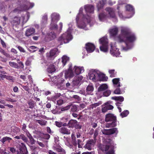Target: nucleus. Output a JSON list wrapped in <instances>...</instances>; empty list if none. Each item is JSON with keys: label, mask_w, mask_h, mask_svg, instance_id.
<instances>
[{"label": "nucleus", "mask_w": 154, "mask_h": 154, "mask_svg": "<svg viewBox=\"0 0 154 154\" xmlns=\"http://www.w3.org/2000/svg\"><path fill=\"white\" fill-rule=\"evenodd\" d=\"M136 39L135 35L131 32L129 28L126 27H121V33L118 37V41L120 42L125 43L126 46L122 47L123 50L126 51L131 49L132 45L131 43L134 42Z\"/></svg>", "instance_id": "nucleus-1"}, {"label": "nucleus", "mask_w": 154, "mask_h": 154, "mask_svg": "<svg viewBox=\"0 0 154 154\" xmlns=\"http://www.w3.org/2000/svg\"><path fill=\"white\" fill-rule=\"evenodd\" d=\"M105 121L106 122H109L110 123L106 124V128H113L110 129H103L102 130L103 134L106 135H110L115 134L117 135L118 133V129L116 127V117L114 114L109 113L105 116Z\"/></svg>", "instance_id": "nucleus-2"}, {"label": "nucleus", "mask_w": 154, "mask_h": 154, "mask_svg": "<svg viewBox=\"0 0 154 154\" xmlns=\"http://www.w3.org/2000/svg\"><path fill=\"white\" fill-rule=\"evenodd\" d=\"M72 38V37L71 33L67 31L63 34L57 39L58 41L60 43V45H62L63 43H66L69 42Z\"/></svg>", "instance_id": "nucleus-3"}, {"label": "nucleus", "mask_w": 154, "mask_h": 154, "mask_svg": "<svg viewBox=\"0 0 154 154\" xmlns=\"http://www.w3.org/2000/svg\"><path fill=\"white\" fill-rule=\"evenodd\" d=\"M34 5L33 3L26 2L25 4L21 5L20 7L15 8L13 11L14 13L19 12V11H27L32 8Z\"/></svg>", "instance_id": "nucleus-4"}, {"label": "nucleus", "mask_w": 154, "mask_h": 154, "mask_svg": "<svg viewBox=\"0 0 154 154\" xmlns=\"http://www.w3.org/2000/svg\"><path fill=\"white\" fill-rule=\"evenodd\" d=\"M108 40L106 38L103 37L99 40L100 43L101 45L100 48V50L103 52H106L108 51Z\"/></svg>", "instance_id": "nucleus-5"}, {"label": "nucleus", "mask_w": 154, "mask_h": 154, "mask_svg": "<svg viewBox=\"0 0 154 154\" xmlns=\"http://www.w3.org/2000/svg\"><path fill=\"white\" fill-rule=\"evenodd\" d=\"M58 49L57 48H55L50 50L49 52L46 54V57L48 60H52L54 59L57 56L58 53Z\"/></svg>", "instance_id": "nucleus-6"}, {"label": "nucleus", "mask_w": 154, "mask_h": 154, "mask_svg": "<svg viewBox=\"0 0 154 154\" xmlns=\"http://www.w3.org/2000/svg\"><path fill=\"white\" fill-rule=\"evenodd\" d=\"M110 145L108 144L102 145L100 144L99 146L100 149L103 152H106V154H114L115 151L113 148L108 151L109 149Z\"/></svg>", "instance_id": "nucleus-7"}, {"label": "nucleus", "mask_w": 154, "mask_h": 154, "mask_svg": "<svg viewBox=\"0 0 154 154\" xmlns=\"http://www.w3.org/2000/svg\"><path fill=\"white\" fill-rule=\"evenodd\" d=\"M110 53L113 56L116 57L118 56L120 54L119 49L116 48V46L112 45H111Z\"/></svg>", "instance_id": "nucleus-8"}, {"label": "nucleus", "mask_w": 154, "mask_h": 154, "mask_svg": "<svg viewBox=\"0 0 154 154\" xmlns=\"http://www.w3.org/2000/svg\"><path fill=\"white\" fill-rule=\"evenodd\" d=\"M95 46L94 44L88 43L85 44V49L88 53L93 52L95 50Z\"/></svg>", "instance_id": "nucleus-9"}, {"label": "nucleus", "mask_w": 154, "mask_h": 154, "mask_svg": "<svg viewBox=\"0 0 154 154\" xmlns=\"http://www.w3.org/2000/svg\"><path fill=\"white\" fill-rule=\"evenodd\" d=\"M71 67V66H69L68 69L65 71V77L66 79H67L68 78H72L74 76L73 72L72 70Z\"/></svg>", "instance_id": "nucleus-10"}, {"label": "nucleus", "mask_w": 154, "mask_h": 154, "mask_svg": "<svg viewBox=\"0 0 154 154\" xmlns=\"http://www.w3.org/2000/svg\"><path fill=\"white\" fill-rule=\"evenodd\" d=\"M83 79V77L82 76H77L74 78L72 82L74 86H76L78 85L82 80Z\"/></svg>", "instance_id": "nucleus-11"}, {"label": "nucleus", "mask_w": 154, "mask_h": 154, "mask_svg": "<svg viewBox=\"0 0 154 154\" xmlns=\"http://www.w3.org/2000/svg\"><path fill=\"white\" fill-rule=\"evenodd\" d=\"M95 143L93 139L88 140L84 147L85 148L88 149V150H91V147Z\"/></svg>", "instance_id": "nucleus-12"}, {"label": "nucleus", "mask_w": 154, "mask_h": 154, "mask_svg": "<svg viewBox=\"0 0 154 154\" xmlns=\"http://www.w3.org/2000/svg\"><path fill=\"white\" fill-rule=\"evenodd\" d=\"M19 150L23 154H28V153L26 147L24 143H21L19 146Z\"/></svg>", "instance_id": "nucleus-13"}, {"label": "nucleus", "mask_w": 154, "mask_h": 154, "mask_svg": "<svg viewBox=\"0 0 154 154\" xmlns=\"http://www.w3.org/2000/svg\"><path fill=\"white\" fill-rule=\"evenodd\" d=\"M51 22H57L60 19V16L56 13H53L51 14Z\"/></svg>", "instance_id": "nucleus-14"}, {"label": "nucleus", "mask_w": 154, "mask_h": 154, "mask_svg": "<svg viewBox=\"0 0 154 154\" xmlns=\"http://www.w3.org/2000/svg\"><path fill=\"white\" fill-rule=\"evenodd\" d=\"M96 74L98 76L100 81L104 82L107 81L108 77L106 76L105 74L100 72L96 73Z\"/></svg>", "instance_id": "nucleus-15"}, {"label": "nucleus", "mask_w": 154, "mask_h": 154, "mask_svg": "<svg viewBox=\"0 0 154 154\" xmlns=\"http://www.w3.org/2000/svg\"><path fill=\"white\" fill-rule=\"evenodd\" d=\"M59 132L63 134H70V130L65 127H62L59 130Z\"/></svg>", "instance_id": "nucleus-16"}, {"label": "nucleus", "mask_w": 154, "mask_h": 154, "mask_svg": "<svg viewBox=\"0 0 154 154\" xmlns=\"http://www.w3.org/2000/svg\"><path fill=\"white\" fill-rule=\"evenodd\" d=\"M20 18L19 17H15L12 21L11 22L14 26H16L20 24Z\"/></svg>", "instance_id": "nucleus-17"}, {"label": "nucleus", "mask_w": 154, "mask_h": 154, "mask_svg": "<svg viewBox=\"0 0 154 154\" xmlns=\"http://www.w3.org/2000/svg\"><path fill=\"white\" fill-rule=\"evenodd\" d=\"M85 8L87 13H93L94 11V7L91 5H89L85 6Z\"/></svg>", "instance_id": "nucleus-18"}, {"label": "nucleus", "mask_w": 154, "mask_h": 154, "mask_svg": "<svg viewBox=\"0 0 154 154\" xmlns=\"http://www.w3.org/2000/svg\"><path fill=\"white\" fill-rule=\"evenodd\" d=\"M105 3L106 1L105 0H101L100 1L97 3V8L98 11L103 8L105 4Z\"/></svg>", "instance_id": "nucleus-19"}, {"label": "nucleus", "mask_w": 154, "mask_h": 154, "mask_svg": "<svg viewBox=\"0 0 154 154\" xmlns=\"http://www.w3.org/2000/svg\"><path fill=\"white\" fill-rule=\"evenodd\" d=\"M118 32V29L117 27L111 29L109 30V33L112 36H115L117 34Z\"/></svg>", "instance_id": "nucleus-20"}, {"label": "nucleus", "mask_w": 154, "mask_h": 154, "mask_svg": "<svg viewBox=\"0 0 154 154\" xmlns=\"http://www.w3.org/2000/svg\"><path fill=\"white\" fill-rule=\"evenodd\" d=\"M105 10L106 11L108 12L110 16L114 18L115 17V14L113 9L111 8H106Z\"/></svg>", "instance_id": "nucleus-21"}, {"label": "nucleus", "mask_w": 154, "mask_h": 154, "mask_svg": "<svg viewBox=\"0 0 154 154\" xmlns=\"http://www.w3.org/2000/svg\"><path fill=\"white\" fill-rule=\"evenodd\" d=\"M55 148V149L58 152L59 154H66V152L65 150L60 146H59Z\"/></svg>", "instance_id": "nucleus-22"}, {"label": "nucleus", "mask_w": 154, "mask_h": 154, "mask_svg": "<svg viewBox=\"0 0 154 154\" xmlns=\"http://www.w3.org/2000/svg\"><path fill=\"white\" fill-rule=\"evenodd\" d=\"M47 36L49 40H52L56 38V35L54 32H51L48 33Z\"/></svg>", "instance_id": "nucleus-23"}, {"label": "nucleus", "mask_w": 154, "mask_h": 154, "mask_svg": "<svg viewBox=\"0 0 154 154\" xmlns=\"http://www.w3.org/2000/svg\"><path fill=\"white\" fill-rule=\"evenodd\" d=\"M94 90L93 86L91 85H89L86 88V91L87 94H91Z\"/></svg>", "instance_id": "nucleus-24"}, {"label": "nucleus", "mask_w": 154, "mask_h": 154, "mask_svg": "<svg viewBox=\"0 0 154 154\" xmlns=\"http://www.w3.org/2000/svg\"><path fill=\"white\" fill-rule=\"evenodd\" d=\"M35 29L33 28H28L26 32V35L27 36H29L35 32Z\"/></svg>", "instance_id": "nucleus-25"}, {"label": "nucleus", "mask_w": 154, "mask_h": 154, "mask_svg": "<svg viewBox=\"0 0 154 154\" xmlns=\"http://www.w3.org/2000/svg\"><path fill=\"white\" fill-rule=\"evenodd\" d=\"M74 71L76 74L79 75L81 73L82 71H84V68L83 67H78L75 66L74 68Z\"/></svg>", "instance_id": "nucleus-26"}, {"label": "nucleus", "mask_w": 154, "mask_h": 154, "mask_svg": "<svg viewBox=\"0 0 154 154\" xmlns=\"http://www.w3.org/2000/svg\"><path fill=\"white\" fill-rule=\"evenodd\" d=\"M55 71L56 69L54 66L53 64L49 65L47 69V72L50 73H52Z\"/></svg>", "instance_id": "nucleus-27"}, {"label": "nucleus", "mask_w": 154, "mask_h": 154, "mask_svg": "<svg viewBox=\"0 0 154 154\" xmlns=\"http://www.w3.org/2000/svg\"><path fill=\"white\" fill-rule=\"evenodd\" d=\"M120 81V79L119 78H114L112 79V82L114 86L115 87H119L121 86Z\"/></svg>", "instance_id": "nucleus-28"}, {"label": "nucleus", "mask_w": 154, "mask_h": 154, "mask_svg": "<svg viewBox=\"0 0 154 154\" xmlns=\"http://www.w3.org/2000/svg\"><path fill=\"white\" fill-rule=\"evenodd\" d=\"M108 88V86L106 84H103L100 85L98 88V91L101 92L104 91Z\"/></svg>", "instance_id": "nucleus-29"}, {"label": "nucleus", "mask_w": 154, "mask_h": 154, "mask_svg": "<svg viewBox=\"0 0 154 154\" xmlns=\"http://www.w3.org/2000/svg\"><path fill=\"white\" fill-rule=\"evenodd\" d=\"M69 58L66 55L63 56L62 57V62L63 66H64L66 63L69 62Z\"/></svg>", "instance_id": "nucleus-30"}, {"label": "nucleus", "mask_w": 154, "mask_h": 154, "mask_svg": "<svg viewBox=\"0 0 154 154\" xmlns=\"http://www.w3.org/2000/svg\"><path fill=\"white\" fill-rule=\"evenodd\" d=\"M12 140V139L11 138L8 137H4L0 140V141L3 144H4L6 141H8V143H10L11 140Z\"/></svg>", "instance_id": "nucleus-31"}, {"label": "nucleus", "mask_w": 154, "mask_h": 154, "mask_svg": "<svg viewBox=\"0 0 154 154\" xmlns=\"http://www.w3.org/2000/svg\"><path fill=\"white\" fill-rule=\"evenodd\" d=\"M111 99L116 101H119L121 102L124 100V97L121 96L112 97H111Z\"/></svg>", "instance_id": "nucleus-32"}, {"label": "nucleus", "mask_w": 154, "mask_h": 154, "mask_svg": "<svg viewBox=\"0 0 154 154\" xmlns=\"http://www.w3.org/2000/svg\"><path fill=\"white\" fill-rule=\"evenodd\" d=\"M77 121L75 120L71 119L68 122L69 125V128H73Z\"/></svg>", "instance_id": "nucleus-33"}, {"label": "nucleus", "mask_w": 154, "mask_h": 154, "mask_svg": "<svg viewBox=\"0 0 154 154\" xmlns=\"http://www.w3.org/2000/svg\"><path fill=\"white\" fill-rule=\"evenodd\" d=\"M71 111L73 112H78L79 110L78 109V106H77L75 105H72L71 104Z\"/></svg>", "instance_id": "nucleus-34"}, {"label": "nucleus", "mask_w": 154, "mask_h": 154, "mask_svg": "<svg viewBox=\"0 0 154 154\" xmlns=\"http://www.w3.org/2000/svg\"><path fill=\"white\" fill-rule=\"evenodd\" d=\"M35 122L38 123L41 126H44L46 125L47 122L44 120H35Z\"/></svg>", "instance_id": "nucleus-35"}, {"label": "nucleus", "mask_w": 154, "mask_h": 154, "mask_svg": "<svg viewBox=\"0 0 154 154\" xmlns=\"http://www.w3.org/2000/svg\"><path fill=\"white\" fill-rule=\"evenodd\" d=\"M102 103V102L101 101H100L97 103L91 104L90 105V106L91 108L93 109L101 105Z\"/></svg>", "instance_id": "nucleus-36"}, {"label": "nucleus", "mask_w": 154, "mask_h": 154, "mask_svg": "<svg viewBox=\"0 0 154 154\" xmlns=\"http://www.w3.org/2000/svg\"><path fill=\"white\" fill-rule=\"evenodd\" d=\"M29 108L32 109L35 105L34 101L32 100H30L28 102Z\"/></svg>", "instance_id": "nucleus-37"}, {"label": "nucleus", "mask_w": 154, "mask_h": 154, "mask_svg": "<svg viewBox=\"0 0 154 154\" xmlns=\"http://www.w3.org/2000/svg\"><path fill=\"white\" fill-rule=\"evenodd\" d=\"M126 10L127 11L133 12L134 11V9L133 7L131 5H128L125 6Z\"/></svg>", "instance_id": "nucleus-38"}, {"label": "nucleus", "mask_w": 154, "mask_h": 154, "mask_svg": "<svg viewBox=\"0 0 154 154\" xmlns=\"http://www.w3.org/2000/svg\"><path fill=\"white\" fill-rule=\"evenodd\" d=\"M104 105L108 110L112 109L113 108V107L112 105L109 104L108 102L105 103Z\"/></svg>", "instance_id": "nucleus-39"}, {"label": "nucleus", "mask_w": 154, "mask_h": 154, "mask_svg": "<svg viewBox=\"0 0 154 154\" xmlns=\"http://www.w3.org/2000/svg\"><path fill=\"white\" fill-rule=\"evenodd\" d=\"M4 78L9 81L11 82H13L14 80V77L13 76L10 75H4Z\"/></svg>", "instance_id": "nucleus-40"}, {"label": "nucleus", "mask_w": 154, "mask_h": 154, "mask_svg": "<svg viewBox=\"0 0 154 154\" xmlns=\"http://www.w3.org/2000/svg\"><path fill=\"white\" fill-rule=\"evenodd\" d=\"M123 93V92L120 90V88H117L114 91L113 94H120Z\"/></svg>", "instance_id": "nucleus-41"}, {"label": "nucleus", "mask_w": 154, "mask_h": 154, "mask_svg": "<svg viewBox=\"0 0 154 154\" xmlns=\"http://www.w3.org/2000/svg\"><path fill=\"white\" fill-rule=\"evenodd\" d=\"M129 113V112L128 110H125L120 114V115L122 118L126 117Z\"/></svg>", "instance_id": "nucleus-42"}, {"label": "nucleus", "mask_w": 154, "mask_h": 154, "mask_svg": "<svg viewBox=\"0 0 154 154\" xmlns=\"http://www.w3.org/2000/svg\"><path fill=\"white\" fill-rule=\"evenodd\" d=\"M9 63L10 66L18 69V64L16 63L10 61L9 62Z\"/></svg>", "instance_id": "nucleus-43"}, {"label": "nucleus", "mask_w": 154, "mask_h": 154, "mask_svg": "<svg viewBox=\"0 0 154 154\" xmlns=\"http://www.w3.org/2000/svg\"><path fill=\"white\" fill-rule=\"evenodd\" d=\"M96 73L95 74L92 73L90 74V79L94 81H96V75H97Z\"/></svg>", "instance_id": "nucleus-44"}, {"label": "nucleus", "mask_w": 154, "mask_h": 154, "mask_svg": "<svg viewBox=\"0 0 154 154\" xmlns=\"http://www.w3.org/2000/svg\"><path fill=\"white\" fill-rule=\"evenodd\" d=\"M115 70L114 69L109 70V72L110 74L111 77H113L116 76V74L115 73Z\"/></svg>", "instance_id": "nucleus-45"}, {"label": "nucleus", "mask_w": 154, "mask_h": 154, "mask_svg": "<svg viewBox=\"0 0 154 154\" xmlns=\"http://www.w3.org/2000/svg\"><path fill=\"white\" fill-rule=\"evenodd\" d=\"M5 101L3 100H1V103L5 105V106H7L10 108H13V106L11 105H9L8 104H5Z\"/></svg>", "instance_id": "nucleus-46"}, {"label": "nucleus", "mask_w": 154, "mask_h": 154, "mask_svg": "<svg viewBox=\"0 0 154 154\" xmlns=\"http://www.w3.org/2000/svg\"><path fill=\"white\" fill-rule=\"evenodd\" d=\"M82 125H80L79 123L77 121L75 125L74 128L76 129H80L82 128Z\"/></svg>", "instance_id": "nucleus-47"}, {"label": "nucleus", "mask_w": 154, "mask_h": 154, "mask_svg": "<svg viewBox=\"0 0 154 154\" xmlns=\"http://www.w3.org/2000/svg\"><path fill=\"white\" fill-rule=\"evenodd\" d=\"M53 22H51V24L50 28L51 29H57V25L56 24L53 23Z\"/></svg>", "instance_id": "nucleus-48"}, {"label": "nucleus", "mask_w": 154, "mask_h": 154, "mask_svg": "<svg viewBox=\"0 0 154 154\" xmlns=\"http://www.w3.org/2000/svg\"><path fill=\"white\" fill-rule=\"evenodd\" d=\"M106 15L103 13H100L99 14V18L100 21H102L105 17Z\"/></svg>", "instance_id": "nucleus-49"}, {"label": "nucleus", "mask_w": 154, "mask_h": 154, "mask_svg": "<svg viewBox=\"0 0 154 154\" xmlns=\"http://www.w3.org/2000/svg\"><path fill=\"white\" fill-rule=\"evenodd\" d=\"M72 143L73 145L75 146H76L77 145V143L76 140V137L74 136L73 137L72 136Z\"/></svg>", "instance_id": "nucleus-50"}, {"label": "nucleus", "mask_w": 154, "mask_h": 154, "mask_svg": "<svg viewBox=\"0 0 154 154\" xmlns=\"http://www.w3.org/2000/svg\"><path fill=\"white\" fill-rule=\"evenodd\" d=\"M30 149L33 152H35L36 153V150L37 149H38V148L37 147H35L34 146H30Z\"/></svg>", "instance_id": "nucleus-51"}, {"label": "nucleus", "mask_w": 154, "mask_h": 154, "mask_svg": "<svg viewBox=\"0 0 154 154\" xmlns=\"http://www.w3.org/2000/svg\"><path fill=\"white\" fill-rule=\"evenodd\" d=\"M71 106V105H68L64 107L61 108V110L62 111L67 110L70 108Z\"/></svg>", "instance_id": "nucleus-52"}, {"label": "nucleus", "mask_w": 154, "mask_h": 154, "mask_svg": "<svg viewBox=\"0 0 154 154\" xmlns=\"http://www.w3.org/2000/svg\"><path fill=\"white\" fill-rule=\"evenodd\" d=\"M20 128L17 127H15L13 129V131L16 134L19 133L20 132Z\"/></svg>", "instance_id": "nucleus-53"}, {"label": "nucleus", "mask_w": 154, "mask_h": 154, "mask_svg": "<svg viewBox=\"0 0 154 154\" xmlns=\"http://www.w3.org/2000/svg\"><path fill=\"white\" fill-rule=\"evenodd\" d=\"M111 93L110 91L109 90H107L103 93V95L107 97L110 95Z\"/></svg>", "instance_id": "nucleus-54"}, {"label": "nucleus", "mask_w": 154, "mask_h": 154, "mask_svg": "<svg viewBox=\"0 0 154 154\" xmlns=\"http://www.w3.org/2000/svg\"><path fill=\"white\" fill-rule=\"evenodd\" d=\"M16 47L17 48L20 52L23 53H25L26 52V51L22 47L17 45L16 46Z\"/></svg>", "instance_id": "nucleus-55"}, {"label": "nucleus", "mask_w": 154, "mask_h": 154, "mask_svg": "<svg viewBox=\"0 0 154 154\" xmlns=\"http://www.w3.org/2000/svg\"><path fill=\"white\" fill-rule=\"evenodd\" d=\"M20 138L22 139L24 141L26 142L28 141L27 138L23 134H20Z\"/></svg>", "instance_id": "nucleus-56"}, {"label": "nucleus", "mask_w": 154, "mask_h": 154, "mask_svg": "<svg viewBox=\"0 0 154 154\" xmlns=\"http://www.w3.org/2000/svg\"><path fill=\"white\" fill-rule=\"evenodd\" d=\"M18 69L19 68L23 69L24 67V65L22 62H20L18 63Z\"/></svg>", "instance_id": "nucleus-57"}, {"label": "nucleus", "mask_w": 154, "mask_h": 154, "mask_svg": "<svg viewBox=\"0 0 154 154\" xmlns=\"http://www.w3.org/2000/svg\"><path fill=\"white\" fill-rule=\"evenodd\" d=\"M55 125L58 127H61L62 125V122H59L56 121L55 122Z\"/></svg>", "instance_id": "nucleus-58"}, {"label": "nucleus", "mask_w": 154, "mask_h": 154, "mask_svg": "<svg viewBox=\"0 0 154 154\" xmlns=\"http://www.w3.org/2000/svg\"><path fill=\"white\" fill-rule=\"evenodd\" d=\"M0 52L3 55L7 56H8V54L5 51L1 48L0 47Z\"/></svg>", "instance_id": "nucleus-59"}, {"label": "nucleus", "mask_w": 154, "mask_h": 154, "mask_svg": "<svg viewBox=\"0 0 154 154\" xmlns=\"http://www.w3.org/2000/svg\"><path fill=\"white\" fill-rule=\"evenodd\" d=\"M72 97L73 98L77 100L78 101H80L81 100L80 97L77 95H74Z\"/></svg>", "instance_id": "nucleus-60"}, {"label": "nucleus", "mask_w": 154, "mask_h": 154, "mask_svg": "<svg viewBox=\"0 0 154 154\" xmlns=\"http://www.w3.org/2000/svg\"><path fill=\"white\" fill-rule=\"evenodd\" d=\"M26 126L25 124H23L22 125V130L25 132L28 130L26 129Z\"/></svg>", "instance_id": "nucleus-61"}, {"label": "nucleus", "mask_w": 154, "mask_h": 154, "mask_svg": "<svg viewBox=\"0 0 154 154\" xmlns=\"http://www.w3.org/2000/svg\"><path fill=\"white\" fill-rule=\"evenodd\" d=\"M29 140L30 141V142L31 144H34L35 143V140L33 139L32 137L29 138Z\"/></svg>", "instance_id": "nucleus-62"}, {"label": "nucleus", "mask_w": 154, "mask_h": 154, "mask_svg": "<svg viewBox=\"0 0 154 154\" xmlns=\"http://www.w3.org/2000/svg\"><path fill=\"white\" fill-rule=\"evenodd\" d=\"M98 134V130L97 129H96L95 130L94 133V139H96V137H97V136Z\"/></svg>", "instance_id": "nucleus-63"}, {"label": "nucleus", "mask_w": 154, "mask_h": 154, "mask_svg": "<svg viewBox=\"0 0 154 154\" xmlns=\"http://www.w3.org/2000/svg\"><path fill=\"white\" fill-rule=\"evenodd\" d=\"M10 151L12 153H15L17 152V151L14 147H10Z\"/></svg>", "instance_id": "nucleus-64"}]
</instances>
